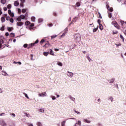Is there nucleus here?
Instances as JSON below:
<instances>
[{
	"label": "nucleus",
	"mask_w": 126,
	"mask_h": 126,
	"mask_svg": "<svg viewBox=\"0 0 126 126\" xmlns=\"http://www.w3.org/2000/svg\"><path fill=\"white\" fill-rule=\"evenodd\" d=\"M65 34L64 32L63 33V34L61 35V37H64L65 36Z\"/></svg>",
	"instance_id": "56"
},
{
	"label": "nucleus",
	"mask_w": 126,
	"mask_h": 126,
	"mask_svg": "<svg viewBox=\"0 0 126 126\" xmlns=\"http://www.w3.org/2000/svg\"><path fill=\"white\" fill-rule=\"evenodd\" d=\"M87 59L89 61V62H90V61H91V59H90V57H89V56H87Z\"/></svg>",
	"instance_id": "58"
},
{
	"label": "nucleus",
	"mask_w": 126,
	"mask_h": 126,
	"mask_svg": "<svg viewBox=\"0 0 126 126\" xmlns=\"http://www.w3.org/2000/svg\"><path fill=\"white\" fill-rule=\"evenodd\" d=\"M0 125L2 126H6V123L3 121H2L0 123Z\"/></svg>",
	"instance_id": "10"
},
{
	"label": "nucleus",
	"mask_w": 126,
	"mask_h": 126,
	"mask_svg": "<svg viewBox=\"0 0 126 126\" xmlns=\"http://www.w3.org/2000/svg\"><path fill=\"white\" fill-rule=\"evenodd\" d=\"M112 25H114V26H115V27H116V28H117V29H120V27L118 26V24H117V22H112Z\"/></svg>",
	"instance_id": "5"
},
{
	"label": "nucleus",
	"mask_w": 126,
	"mask_h": 126,
	"mask_svg": "<svg viewBox=\"0 0 126 126\" xmlns=\"http://www.w3.org/2000/svg\"><path fill=\"white\" fill-rule=\"evenodd\" d=\"M38 43H39V40L37 39L34 43L30 44L29 45V46L30 47V48L34 47V46H35V44H38Z\"/></svg>",
	"instance_id": "3"
},
{
	"label": "nucleus",
	"mask_w": 126,
	"mask_h": 126,
	"mask_svg": "<svg viewBox=\"0 0 126 126\" xmlns=\"http://www.w3.org/2000/svg\"><path fill=\"white\" fill-rule=\"evenodd\" d=\"M7 8H8L9 9L11 8V4H9L7 6Z\"/></svg>",
	"instance_id": "32"
},
{
	"label": "nucleus",
	"mask_w": 126,
	"mask_h": 126,
	"mask_svg": "<svg viewBox=\"0 0 126 126\" xmlns=\"http://www.w3.org/2000/svg\"><path fill=\"white\" fill-rule=\"evenodd\" d=\"M2 44H3V40L2 39H0V48H1Z\"/></svg>",
	"instance_id": "21"
},
{
	"label": "nucleus",
	"mask_w": 126,
	"mask_h": 126,
	"mask_svg": "<svg viewBox=\"0 0 126 126\" xmlns=\"http://www.w3.org/2000/svg\"><path fill=\"white\" fill-rule=\"evenodd\" d=\"M0 2L2 4H5L6 3V0H1Z\"/></svg>",
	"instance_id": "16"
},
{
	"label": "nucleus",
	"mask_w": 126,
	"mask_h": 126,
	"mask_svg": "<svg viewBox=\"0 0 126 126\" xmlns=\"http://www.w3.org/2000/svg\"><path fill=\"white\" fill-rule=\"evenodd\" d=\"M55 51L56 52H58V51H59V49L56 48V49H55Z\"/></svg>",
	"instance_id": "62"
},
{
	"label": "nucleus",
	"mask_w": 126,
	"mask_h": 126,
	"mask_svg": "<svg viewBox=\"0 0 126 126\" xmlns=\"http://www.w3.org/2000/svg\"><path fill=\"white\" fill-rule=\"evenodd\" d=\"M14 5L15 6H18L19 5V2L18 1H15L14 3Z\"/></svg>",
	"instance_id": "11"
},
{
	"label": "nucleus",
	"mask_w": 126,
	"mask_h": 126,
	"mask_svg": "<svg viewBox=\"0 0 126 126\" xmlns=\"http://www.w3.org/2000/svg\"><path fill=\"white\" fill-rule=\"evenodd\" d=\"M44 47H45V48H49V47H51V44L49 43V42L47 41V42L44 45Z\"/></svg>",
	"instance_id": "9"
},
{
	"label": "nucleus",
	"mask_w": 126,
	"mask_h": 126,
	"mask_svg": "<svg viewBox=\"0 0 126 126\" xmlns=\"http://www.w3.org/2000/svg\"><path fill=\"white\" fill-rule=\"evenodd\" d=\"M1 21L2 23L5 22V18H4V17H2L1 18Z\"/></svg>",
	"instance_id": "20"
},
{
	"label": "nucleus",
	"mask_w": 126,
	"mask_h": 126,
	"mask_svg": "<svg viewBox=\"0 0 126 126\" xmlns=\"http://www.w3.org/2000/svg\"><path fill=\"white\" fill-rule=\"evenodd\" d=\"M10 17L8 16L6 17V20H7V21H8V20H10Z\"/></svg>",
	"instance_id": "39"
},
{
	"label": "nucleus",
	"mask_w": 126,
	"mask_h": 126,
	"mask_svg": "<svg viewBox=\"0 0 126 126\" xmlns=\"http://www.w3.org/2000/svg\"><path fill=\"white\" fill-rule=\"evenodd\" d=\"M68 73H69V76H70V77H71L72 76H73V73H71V72H69V71H67Z\"/></svg>",
	"instance_id": "29"
},
{
	"label": "nucleus",
	"mask_w": 126,
	"mask_h": 126,
	"mask_svg": "<svg viewBox=\"0 0 126 126\" xmlns=\"http://www.w3.org/2000/svg\"><path fill=\"white\" fill-rule=\"evenodd\" d=\"M57 64L60 66H63V63H62L61 62L57 63Z\"/></svg>",
	"instance_id": "25"
},
{
	"label": "nucleus",
	"mask_w": 126,
	"mask_h": 126,
	"mask_svg": "<svg viewBox=\"0 0 126 126\" xmlns=\"http://www.w3.org/2000/svg\"><path fill=\"white\" fill-rule=\"evenodd\" d=\"M43 43H45V39H42L41 41H40V44H43Z\"/></svg>",
	"instance_id": "38"
},
{
	"label": "nucleus",
	"mask_w": 126,
	"mask_h": 126,
	"mask_svg": "<svg viewBox=\"0 0 126 126\" xmlns=\"http://www.w3.org/2000/svg\"><path fill=\"white\" fill-rule=\"evenodd\" d=\"M14 36H15V34H14V33H11L10 34V37H14Z\"/></svg>",
	"instance_id": "28"
},
{
	"label": "nucleus",
	"mask_w": 126,
	"mask_h": 126,
	"mask_svg": "<svg viewBox=\"0 0 126 126\" xmlns=\"http://www.w3.org/2000/svg\"><path fill=\"white\" fill-rule=\"evenodd\" d=\"M120 38H121V39H122L123 42H124L125 41V38H124V36H123V35H120Z\"/></svg>",
	"instance_id": "24"
},
{
	"label": "nucleus",
	"mask_w": 126,
	"mask_h": 126,
	"mask_svg": "<svg viewBox=\"0 0 126 126\" xmlns=\"http://www.w3.org/2000/svg\"><path fill=\"white\" fill-rule=\"evenodd\" d=\"M99 28L100 30H101V31H102V30H103V25H102V24H99Z\"/></svg>",
	"instance_id": "13"
},
{
	"label": "nucleus",
	"mask_w": 126,
	"mask_h": 126,
	"mask_svg": "<svg viewBox=\"0 0 126 126\" xmlns=\"http://www.w3.org/2000/svg\"><path fill=\"white\" fill-rule=\"evenodd\" d=\"M17 63L20 65L21 64V62H17Z\"/></svg>",
	"instance_id": "64"
},
{
	"label": "nucleus",
	"mask_w": 126,
	"mask_h": 126,
	"mask_svg": "<svg viewBox=\"0 0 126 126\" xmlns=\"http://www.w3.org/2000/svg\"><path fill=\"white\" fill-rule=\"evenodd\" d=\"M108 17H109V18H112V13H108Z\"/></svg>",
	"instance_id": "40"
},
{
	"label": "nucleus",
	"mask_w": 126,
	"mask_h": 126,
	"mask_svg": "<svg viewBox=\"0 0 126 126\" xmlns=\"http://www.w3.org/2000/svg\"><path fill=\"white\" fill-rule=\"evenodd\" d=\"M109 99L111 101V102H113L114 101V98L112 97H109Z\"/></svg>",
	"instance_id": "42"
},
{
	"label": "nucleus",
	"mask_w": 126,
	"mask_h": 126,
	"mask_svg": "<svg viewBox=\"0 0 126 126\" xmlns=\"http://www.w3.org/2000/svg\"><path fill=\"white\" fill-rule=\"evenodd\" d=\"M98 27L97 26L96 28L94 29L93 31V32L95 33V32H97V30H98Z\"/></svg>",
	"instance_id": "18"
},
{
	"label": "nucleus",
	"mask_w": 126,
	"mask_h": 126,
	"mask_svg": "<svg viewBox=\"0 0 126 126\" xmlns=\"http://www.w3.org/2000/svg\"><path fill=\"white\" fill-rule=\"evenodd\" d=\"M17 20L18 21H21V19L20 18V17H18L17 19Z\"/></svg>",
	"instance_id": "52"
},
{
	"label": "nucleus",
	"mask_w": 126,
	"mask_h": 126,
	"mask_svg": "<svg viewBox=\"0 0 126 126\" xmlns=\"http://www.w3.org/2000/svg\"><path fill=\"white\" fill-rule=\"evenodd\" d=\"M29 24H30V22L27 21L25 22V25H26L27 26H28V25H29Z\"/></svg>",
	"instance_id": "23"
},
{
	"label": "nucleus",
	"mask_w": 126,
	"mask_h": 126,
	"mask_svg": "<svg viewBox=\"0 0 126 126\" xmlns=\"http://www.w3.org/2000/svg\"><path fill=\"white\" fill-rule=\"evenodd\" d=\"M52 100H56V96H52Z\"/></svg>",
	"instance_id": "61"
},
{
	"label": "nucleus",
	"mask_w": 126,
	"mask_h": 126,
	"mask_svg": "<svg viewBox=\"0 0 126 126\" xmlns=\"http://www.w3.org/2000/svg\"><path fill=\"white\" fill-rule=\"evenodd\" d=\"M3 10H4V11H6V10H7V7H4Z\"/></svg>",
	"instance_id": "53"
},
{
	"label": "nucleus",
	"mask_w": 126,
	"mask_h": 126,
	"mask_svg": "<svg viewBox=\"0 0 126 126\" xmlns=\"http://www.w3.org/2000/svg\"><path fill=\"white\" fill-rule=\"evenodd\" d=\"M106 7H107L108 10H109V11H111V12L113 11V7H110V6L109 5L107 4Z\"/></svg>",
	"instance_id": "7"
},
{
	"label": "nucleus",
	"mask_w": 126,
	"mask_h": 126,
	"mask_svg": "<svg viewBox=\"0 0 126 126\" xmlns=\"http://www.w3.org/2000/svg\"><path fill=\"white\" fill-rule=\"evenodd\" d=\"M25 115H26V117L29 118V114H27V113H24Z\"/></svg>",
	"instance_id": "48"
},
{
	"label": "nucleus",
	"mask_w": 126,
	"mask_h": 126,
	"mask_svg": "<svg viewBox=\"0 0 126 126\" xmlns=\"http://www.w3.org/2000/svg\"><path fill=\"white\" fill-rule=\"evenodd\" d=\"M49 54L51 55V56H55V53H54V51L52 49H48L47 50L46 52H43V55L45 56V57H47Z\"/></svg>",
	"instance_id": "2"
},
{
	"label": "nucleus",
	"mask_w": 126,
	"mask_h": 126,
	"mask_svg": "<svg viewBox=\"0 0 126 126\" xmlns=\"http://www.w3.org/2000/svg\"><path fill=\"white\" fill-rule=\"evenodd\" d=\"M20 18L21 19H25V16L24 15H21L20 16Z\"/></svg>",
	"instance_id": "17"
},
{
	"label": "nucleus",
	"mask_w": 126,
	"mask_h": 126,
	"mask_svg": "<svg viewBox=\"0 0 126 126\" xmlns=\"http://www.w3.org/2000/svg\"><path fill=\"white\" fill-rule=\"evenodd\" d=\"M5 36H6V37H7L8 36H9V33L8 32H6Z\"/></svg>",
	"instance_id": "54"
},
{
	"label": "nucleus",
	"mask_w": 126,
	"mask_h": 126,
	"mask_svg": "<svg viewBox=\"0 0 126 126\" xmlns=\"http://www.w3.org/2000/svg\"><path fill=\"white\" fill-rule=\"evenodd\" d=\"M98 14L99 15V18L101 19L102 18V15H101V13H100V12H98Z\"/></svg>",
	"instance_id": "57"
},
{
	"label": "nucleus",
	"mask_w": 126,
	"mask_h": 126,
	"mask_svg": "<svg viewBox=\"0 0 126 126\" xmlns=\"http://www.w3.org/2000/svg\"><path fill=\"white\" fill-rule=\"evenodd\" d=\"M38 96L39 97H46L47 96V93L44 92L41 94H39Z\"/></svg>",
	"instance_id": "4"
},
{
	"label": "nucleus",
	"mask_w": 126,
	"mask_h": 126,
	"mask_svg": "<svg viewBox=\"0 0 126 126\" xmlns=\"http://www.w3.org/2000/svg\"><path fill=\"white\" fill-rule=\"evenodd\" d=\"M84 122H85V123H87V124H90V123H91V121H90L87 119H85Z\"/></svg>",
	"instance_id": "19"
},
{
	"label": "nucleus",
	"mask_w": 126,
	"mask_h": 126,
	"mask_svg": "<svg viewBox=\"0 0 126 126\" xmlns=\"http://www.w3.org/2000/svg\"><path fill=\"white\" fill-rule=\"evenodd\" d=\"M24 95H25V97L26 98H27V99H29V96H28V95H27V94L24 93Z\"/></svg>",
	"instance_id": "41"
},
{
	"label": "nucleus",
	"mask_w": 126,
	"mask_h": 126,
	"mask_svg": "<svg viewBox=\"0 0 126 126\" xmlns=\"http://www.w3.org/2000/svg\"><path fill=\"white\" fill-rule=\"evenodd\" d=\"M37 125L38 126H42V123L40 122H38Z\"/></svg>",
	"instance_id": "46"
},
{
	"label": "nucleus",
	"mask_w": 126,
	"mask_h": 126,
	"mask_svg": "<svg viewBox=\"0 0 126 126\" xmlns=\"http://www.w3.org/2000/svg\"><path fill=\"white\" fill-rule=\"evenodd\" d=\"M23 47H24V48H27V47H28V44H24Z\"/></svg>",
	"instance_id": "44"
},
{
	"label": "nucleus",
	"mask_w": 126,
	"mask_h": 126,
	"mask_svg": "<svg viewBox=\"0 0 126 126\" xmlns=\"http://www.w3.org/2000/svg\"><path fill=\"white\" fill-rule=\"evenodd\" d=\"M39 112H40V113H44L45 110H44V109H40L39 110Z\"/></svg>",
	"instance_id": "27"
},
{
	"label": "nucleus",
	"mask_w": 126,
	"mask_h": 126,
	"mask_svg": "<svg viewBox=\"0 0 126 126\" xmlns=\"http://www.w3.org/2000/svg\"><path fill=\"white\" fill-rule=\"evenodd\" d=\"M32 27H34V24H32L30 26V29H32Z\"/></svg>",
	"instance_id": "30"
},
{
	"label": "nucleus",
	"mask_w": 126,
	"mask_h": 126,
	"mask_svg": "<svg viewBox=\"0 0 126 126\" xmlns=\"http://www.w3.org/2000/svg\"><path fill=\"white\" fill-rule=\"evenodd\" d=\"M18 13H21V9L18 8Z\"/></svg>",
	"instance_id": "50"
},
{
	"label": "nucleus",
	"mask_w": 126,
	"mask_h": 126,
	"mask_svg": "<svg viewBox=\"0 0 126 126\" xmlns=\"http://www.w3.org/2000/svg\"><path fill=\"white\" fill-rule=\"evenodd\" d=\"M22 13H26V9H23L22 10Z\"/></svg>",
	"instance_id": "36"
},
{
	"label": "nucleus",
	"mask_w": 126,
	"mask_h": 126,
	"mask_svg": "<svg viewBox=\"0 0 126 126\" xmlns=\"http://www.w3.org/2000/svg\"><path fill=\"white\" fill-rule=\"evenodd\" d=\"M97 23H98L99 25H100V24H101V21H100V20H98Z\"/></svg>",
	"instance_id": "55"
},
{
	"label": "nucleus",
	"mask_w": 126,
	"mask_h": 126,
	"mask_svg": "<svg viewBox=\"0 0 126 126\" xmlns=\"http://www.w3.org/2000/svg\"><path fill=\"white\" fill-rule=\"evenodd\" d=\"M76 6H78V7L80 6V3L79 2H77L76 3Z\"/></svg>",
	"instance_id": "33"
},
{
	"label": "nucleus",
	"mask_w": 126,
	"mask_h": 126,
	"mask_svg": "<svg viewBox=\"0 0 126 126\" xmlns=\"http://www.w3.org/2000/svg\"><path fill=\"white\" fill-rule=\"evenodd\" d=\"M7 30L9 32H11V31H12V28H7Z\"/></svg>",
	"instance_id": "35"
},
{
	"label": "nucleus",
	"mask_w": 126,
	"mask_h": 126,
	"mask_svg": "<svg viewBox=\"0 0 126 126\" xmlns=\"http://www.w3.org/2000/svg\"><path fill=\"white\" fill-rule=\"evenodd\" d=\"M79 125V126H81V121H78V123H76V124H75V126H76V125Z\"/></svg>",
	"instance_id": "22"
},
{
	"label": "nucleus",
	"mask_w": 126,
	"mask_h": 126,
	"mask_svg": "<svg viewBox=\"0 0 126 126\" xmlns=\"http://www.w3.org/2000/svg\"><path fill=\"white\" fill-rule=\"evenodd\" d=\"M57 37V35H52L51 36V39H55V38H56Z\"/></svg>",
	"instance_id": "45"
},
{
	"label": "nucleus",
	"mask_w": 126,
	"mask_h": 126,
	"mask_svg": "<svg viewBox=\"0 0 126 126\" xmlns=\"http://www.w3.org/2000/svg\"><path fill=\"white\" fill-rule=\"evenodd\" d=\"M109 83H113L115 81V78H112L109 81H108Z\"/></svg>",
	"instance_id": "15"
},
{
	"label": "nucleus",
	"mask_w": 126,
	"mask_h": 126,
	"mask_svg": "<svg viewBox=\"0 0 126 126\" xmlns=\"http://www.w3.org/2000/svg\"><path fill=\"white\" fill-rule=\"evenodd\" d=\"M118 33V31H115L113 32V35H115Z\"/></svg>",
	"instance_id": "51"
},
{
	"label": "nucleus",
	"mask_w": 126,
	"mask_h": 126,
	"mask_svg": "<svg viewBox=\"0 0 126 126\" xmlns=\"http://www.w3.org/2000/svg\"><path fill=\"white\" fill-rule=\"evenodd\" d=\"M2 75L4 76H6L7 75L8 76V74H7V73L5 71H2Z\"/></svg>",
	"instance_id": "12"
},
{
	"label": "nucleus",
	"mask_w": 126,
	"mask_h": 126,
	"mask_svg": "<svg viewBox=\"0 0 126 126\" xmlns=\"http://www.w3.org/2000/svg\"><path fill=\"white\" fill-rule=\"evenodd\" d=\"M21 2H22V3H24L25 2V0H20Z\"/></svg>",
	"instance_id": "59"
},
{
	"label": "nucleus",
	"mask_w": 126,
	"mask_h": 126,
	"mask_svg": "<svg viewBox=\"0 0 126 126\" xmlns=\"http://www.w3.org/2000/svg\"><path fill=\"white\" fill-rule=\"evenodd\" d=\"M0 30H1V31H3V30H4V27H2L0 29Z\"/></svg>",
	"instance_id": "49"
},
{
	"label": "nucleus",
	"mask_w": 126,
	"mask_h": 126,
	"mask_svg": "<svg viewBox=\"0 0 126 126\" xmlns=\"http://www.w3.org/2000/svg\"><path fill=\"white\" fill-rule=\"evenodd\" d=\"M41 22H43V19H38V23H41Z\"/></svg>",
	"instance_id": "37"
},
{
	"label": "nucleus",
	"mask_w": 126,
	"mask_h": 126,
	"mask_svg": "<svg viewBox=\"0 0 126 126\" xmlns=\"http://www.w3.org/2000/svg\"><path fill=\"white\" fill-rule=\"evenodd\" d=\"M12 116H13V117H15V114L12 113Z\"/></svg>",
	"instance_id": "63"
},
{
	"label": "nucleus",
	"mask_w": 126,
	"mask_h": 126,
	"mask_svg": "<svg viewBox=\"0 0 126 126\" xmlns=\"http://www.w3.org/2000/svg\"><path fill=\"white\" fill-rule=\"evenodd\" d=\"M65 126V121H63L62 123V126Z\"/></svg>",
	"instance_id": "31"
},
{
	"label": "nucleus",
	"mask_w": 126,
	"mask_h": 126,
	"mask_svg": "<svg viewBox=\"0 0 126 126\" xmlns=\"http://www.w3.org/2000/svg\"><path fill=\"white\" fill-rule=\"evenodd\" d=\"M74 112H75L76 114H77L78 115H80V112H78V111H76V110H74Z\"/></svg>",
	"instance_id": "47"
},
{
	"label": "nucleus",
	"mask_w": 126,
	"mask_h": 126,
	"mask_svg": "<svg viewBox=\"0 0 126 126\" xmlns=\"http://www.w3.org/2000/svg\"><path fill=\"white\" fill-rule=\"evenodd\" d=\"M8 13L11 16V17H14V14L11 12V10H8Z\"/></svg>",
	"instance_id": "6"
},
{
	"label": "nucleus",
	"mask_w": 126,
	"mask_h": 126,
	"mask_svg": "<svg viewBox=\"0 0 126 126\" xmlns=\"http://www.w3.org/2000/svg\"><path fill=\"white\" fill-rule=\"evenodd\" d=\"M74 38L75 41L76 43H79V42H80V41L81 40V36L79 33L75 34L74 35Z\"/></svg>",
	"instance_id": "1"
},
{
	"label": "nucleus",
	"mask_w": 126,
	"mask_h": 126,
	"mask_svg": "<svg viewBox=\"0 0 126 126\" xmlns=\"http://www.w3.org/2000/svg\"><path fill=\"white\" fill-rule=\"evenodd\" d=\"M30 56H31V61H33L34 60V59L33 58V54H31Z\"/></svg>",
	"instance_id": "34"
},
{
	"label": "nucleus",
	"mask_w": 126,
	"mask_h": 126,
	"mask_svg": "<svg viewBox=\"0 0 126 126\" xmlns=\"http://www.w3.org/2000/svg\"><path fill=\"white\" fill-rule=\"evenodd\" d=\"M23 22H18L17 23V26H18V27H21L22 26H23Z\"/></svg>",
	"instance_id": "8"
},
{
	"label": "nucleus",
	"mask_w": 126,
	"mask_h": 126,
	"mask_svg": "<svg viewBox=\"0 0 126 126\" xmlns=\"http://www.w3.org/2000/svg\"><path fill=\"white\" fill-rule=\"evenodd\" d=\"M9 21H10V22H11V23H13V22H14V21L13 20V19L11 18V19H10Z\"/></svg>",
	"instance_id": "43"
},
{
	"label": "nucleus",
	"mask_w": 126,
	"mask_h": 126,
	"mask_svg": "<svg viewBox=\"0 0 126 126\" xmlns=\"http://www.w3.org/2000/svg\"><path fill=\"white\" fill-rule=\"evenodd\" d=\"M48 26H49V27H52V26H53V25L52 24H49L48 25Z\"/></svg>",
	"instance_id": "60"
},
{
	"label": "nucleus",
	"mask_w": 126,
	"mask_h": 126,
	"mask_svg": "<svg viewBox=\"0 0 126 126\" xmlns=\"http://www.w3.org/2000/svg\"><path fill=\"white\" fill-rule=\"evenodd\" d=\"M31 20L32 21V22H35L36 20V18L34 16H32L31 17Z\"/></svg>",
	"instance_id": "14"
},
{
	"label": "nucleus",
	"mask_w": 126,
	"mask_h": 126,
	"mask_svg": "<svg viewBox=\"0 0 126 126\" xmlns=\"http://www.w3.org/2000/svg\"><path fill=\"white\" fill-rule=\"evenodd\" d=\"M67 31H68V29L67 28L65 29L64 30V33L66 34L67 33Z\"/></svg>",
	"instance_id": "26"
}]
</instances>
